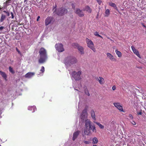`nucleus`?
Segmentation results:
<instances>
[{"label": "nucleus", "mask_w": 146, "mask_h": 146, "mask_svg": "<svg viewBox=\"0 0 146 146\" xmlns=\"http://www.w3.org/2000/svg\"><path fill=\"white\" fill-rule=\"evenodd\" d=\"M85 126L84 132L86 135H89L92 133H96V130L94 125L92 124V122L89 119L86 121Z\"/></svg>", "instance_id": "nucleus-1"}, {"label": "nucleus", "mask_w": 146, "mask_h": 146, "mask_svg": "<svg viewBox=\"0 0 146 146\" xmlns=\"http://www.w3.org/2000/svg\"><path fill=\"white\" fill-rule=\"evenodd\" d=\"M40 59L38 60L39 63H43L45 62L48 58L46 50L44 48L41 47L39 50Z\"/></svg>", "instance_id": "nucleus-2"}, {"label": "nucleus", "mask_w": 146, "mask_h": 146, "mask_svg": "<svg viewBox=\"0 0 146 146\" xmlns=\"http://www.w3.org/2000/svg\"><path fill=\"white\" fill-rule=\"evenodd\" d=\"M77 62V59L75 58L72 56L67 57L64 60V62L65 65L69 66L75 64Z\"/></svg>", "instance_id": "nucleus-3"}, {"label": "nucleus", "mask_w": 146, "mask_h": 146, "mask_svg": "<svg viewBox=\"0 0 146 146\" xmlns=\"http://www.w3.org/2000/svg\"><path fill=\"white\" fill-rule=\"evenodd\" d=\"M88 108V106H86L84 110L82 111L81 114V118L82 122H85L86 123V121L88 119H87L88 116L87 110Z\"/></svg>", "instance_id": "nucleus-4"}, {"label": "nucleus", "mask_w": 146, "mask_h": 146, "mask_svg": "<svg viewBox=\"0 0 146 146\" xmlns=\"http://www.w3.org/2000/svg\"><path fill=\"white\" fill-rule=\"evenodd\" d=\"M81 71H78L77 72L74 71L72 72L71 76L75 80L79 81L81 79Z\"/></svg>", "instance_id": "nucleus-5"}, {"label": "nucleus", "mask_w": 146, "mask_h": 146, "mask_svg": "<svg viewBox=\"0 0 146 146\" xmlns=\"http://www.w3.org/2000/svg\"><path fill=\"white\" fill-rule=\"evenodd\" d=\"M68 11L65 8L62 7L54 11V13H55L56 14L59 16H62L64 15L67 13Z\"/></svg>", "instance_id": "nucleus-6"}, {"label": "nucleus", "mask_w": 146, "mask_h": 146, "mask_svg": "<svg viewBox=\"0 0 146 146\" xmlns=\"http://www.w3.org/2000/svg\"><path fill=\"white\" fill-rule=\"evenodd\" d=\"M86 41L88 46L94 52H95L96 50L92 41L87 38H86Z\"/></svg>", "instance_id": "nucleus-7"}, {"label": "nucleus", "mask_w": 146, "mask_h": 146, "mask_svg": "<svg viewBox=\"0 0 146 146\" xmlns=\"http://www.w3.org/2000/svg\"><path fill=\"white\" fill-rule=\"evenodd\" d=\"M54 21V18L51 16L48 17L45 20V24L47 26L49 24L52 23Z\"/></svg>", "instance_id": "nucleus-8"}, {"label": "nucleus", "mask_w": 146, "mask_h": 146, "mask_svg": "<svg viewBox=\"0 0 146 146\" xmlns=\"http://www.w3.org/2000/svg\"><path fill=\"white\" fill-rule=\"evenodd\" d=\"M56 49L59 52H61L64 51L63 46L61 43H57L55 45Z\"/></svg>", "instance_id": "nucleus-9"}, {"label": "nucleus", "mask_w": 146, "mask_h": 146, "mask_svg": "<svg viewBox=\"0 0 146 146\" xmlns=\"http://www.w3.org/2000/svg\"><path fill=\"white\" fill-rule=\"evenodd\" d=\"M113 104L120 111L124 112L122 106L120 105L119 103H114Z\"/></svg>", "instance_id": "nucleus-10"}, {"label": "nucleus", "mask_w": 146, "mask_h": 146, "mask_svg": "<svg viewBox=\"0 0 146 146\" xmlns=\"http://www.w3.org/2000/svg\"><path fill=\"white\" fill-rule=\"evenodd\" d=\"M75 13L77 14L80 17H82L84 16V14L82 10L79 9H76L75 11Z\"/></svg>", "instance_id": "nucleus-11"}, {"label": "nucleus", "mask_w": 146, "mask_h": 146, "mask_svg": "<svg viewBox=\"0 0 146 146\" xmlns=\"http://www.w3.org/2000/svg\"><path fill=\"white\" fill-rule=\"evenodd\" d=\"M133 52L138 57L141 58V55L139 54V51L137 50L133 46H131Z\"/></svg>", "instance_id": "nucleus-12"}, {"label": "nucleus", "mask_w": 146, "mask_h": 146, "mask_svg": "<svg viewBox=\"0 0 146 146\" xmlns=\"http://www.w3.org/2000/svg\"><path fill=\"white\" fill-rule=\"evenodd\" d=\"M107 57L111 61H116V59L114 58L112 55L110 53H107L106 54Z\"/></svg>", "instance_id": "nucleus-13"}, {"label": "nucleus", "mask_w": 146, "mask_h": 146, "mask_svg": "<svg viewBox=\"0 0 146 146\" xmlns=\"http://www.w3.org/2000/svg\"><path fill=\"white\" fill-rule=\"evenodd\" d=\"M80 132V131L78 130L74 133L72 137V140L73 141H74L77 138Z\"/></svg>", "instance_id": "nucleus-14"}, {"label": "nucleus", "mask_w": 146, "mask_h": 146, "mask_svg": "<svg viewBox=\"0 0 146 146\" xmlns=\"http://www.w3.org/2000/svg\"><path fill=\"white\" fill-rule=\"evenodd\" d=\"M35 74L34 72H29L25 75V77L26 78H30L34 76Z\"/></svg>", "instance_id": "nucleus-15"}, {"label": "nucleus", "mask_w": 146, "mask_h": 146, "mask_svg": "<svg viewBox=\"0 0 146 146\" xmlns=\"http://www.w3.org/2000/svg\"><path fill=\"white\" fill-rule=\"evenodd\" d=\"M96 80L98 81L99 83L101 84H104V78L101 77H99V78H96Z\"/></svg>", "instance_id": "nucleus-16"}, {"label": "nucleus", "mask_w": 146, "mask_h": 146, "mask_svg": "<svg viewBox=\"0 0 146 146\" xmlns=\"http://www.w3.org/2000/svg\"><path fill=\"white\" fill-rule=\"evenodd\" d=\"M83 10L84 11H86L88 12V13H91L92 12V9H91L90 7L88 5L85 6V8L83 9Z\"/></svg>", "instance_id": "nucleus-17"}, {"label": "nucleus", "mask_w": 146, "mask_h": 146, "mask_svg": "<svg viewBox=\"0 0 146 146\" xmlns=\"http://www.w3.org/2000/svg\"><path fill=\"white\" fill-rule=\"evenodd\" d=\"M90 114L92 118L94 120H96L95 111L94 110L92 109L90 111Z\"/></svg>", "instance_id": "nucleus-18"}, {"label": "nucleus", "mask_w": 146, "mask_h": 146, "mask_svg": "<svg viewBox=\"0 0 146 146\" xmlns=\"http://www.w3.org/2000/svg\"><path fill=\"white\" fill-rule=\"evenodd\" d=\"M77 49L81 54H84V49L83 47L80 46H79L78 47Z\"/></svg>", "instance_id": "nucleus-19"}, {"label": "nucleus", "mask_w": 146, "mask_h": 146, "mask_svg": "<svg viewBox=\"0 0 146 146\" xmlns=\"http://www.w3.org/2000/svg\"><path fill=\"white\" fill-rule=\"evenodd\" d=\"M0 74L5 80H7V76L5 72H3L1 71H0Z\"/></svg>", "instance_id": "nucleus-20"}, {"label": "nucleus", "mask_w": 146, "mask_h": 146, "mask_svg": "<svg viewBox=\"0 0 146 146\" xmlns=\"http://www.w3.org/2000/svg\"><path fill=\"white\" fill-rule=\"evenodd\" d=\"M109 5L112 7H113L116 10L118 11L116 5L114 3L111 2L109 3Z\"/></svg>", "instance_id": "nucleus-21"}, {"label": "nucleus", "mask_w": 146, "mask_h": 146, "mask_svg": "<svg viewBox=\"0 0 146 146\" xmlns=\"http://www.w3.org/2000/svg\"><path fill=\"white\" fill-rule=\"evenodd\" d=\"M105 17H108L110 14V10L108 9H107L106 10L105 12Z\"/></svg>", "instance_id": "nucleus-22"}, {"label": "nucleus", "mask_w": 146, "mask_h": 146, "mask_svg": "<svg viewBox=\"0 0 146 146\" xmlns=\"http://www.w3.org/2000/svg\"><path fill=\"white\" fill-rule=\"evenodd\" d=\"M6 19V16L3 14H1V17L0 19V22H2L3 21Z\"/></svg>", "instance_id": "nucleus-23"}, {"label": "nucleus", "mask_w": 146, "mask_h": 146, "mask_svg": "<svg viewBox=\"0 0 146 146\" xmlns=\"http://www.w3.org/2000/svg\"><path fill=\"white\" fill-rule=\"evenodd\" d=\"M94 123L98 125L101 129H103L104 128V125H102L101 123L97 122H94Z\"/></svg>", "instance_id": "nucleus-24"}, {"label": "nucleus", "mask_w": 146, "mask_h": 146, "mask_svg": "<svg viewBox=\"0 0 146 146\" xmlns=\"http://www.w3.org/2000/svg\"><path fill=\"white\" fill-rule=\"evenodd\" d=\"M92 144H95L97 143L98 142L97 138L96 137H94L92 139Z\"/></svg>", "instance_id": "nucleus-25"}, {"label": "nucleus", "mask_w": 146, "mask_h": 146, "mask_svg": "<svg viewBox=\"0 0 146 146\" xmlns=\"http://www.w3.org/2000/svg\"><path fill=\"white\" fill-rule=\"evenodd\" d=\"M72 45L73 47L74 48H78V47L80 46L78 43H73L72 44Z\"/></svg>", "instance_id": "nucleus-26"}, {"label": "nucleus", "mask_w": 146, "mask_h": 146, "mask_svg": "<svg viewBox=\"0 0 146 146\" xmlns=\"http://www.w3.org/2000/svg\"><path fill=\"white\" fill-rule=\"evenodd\" d=\"M115 52L118 57H120L121 56L122 54L121 52L120 51H118L117 50H116Z\"/></svg>", "instance_id": "nucleus-27"}, {"label": "nucleus", "mask_w": 146, "mask_h": 146, "mask_svg": "<svg viewBox=\"0 0 146 146\" xmlns=\"http://www.w3.org/2000/svg\"><path fill=\"white\" fill-rule=\"evenodd\" d=\"M9 70L12 74H14L15 73V71L13 70L11 66H9Z\"/></svg>", "instance_id": "nucleus-28"}, {"label": "nucleus", "mask_w": 146, "mask_h": 146, "mask_svg": "<svg viewBox=\"0 0 146 146\" xmlns=\"http://www.w3.org/2000/svg\"><path fill=\"white\" fill-rule=\"evenodd\" d=\"M83 142L85 144H89L91 143V142L89 141H87L84 140L83 141Z\"/></svg>", "instance_id": "nucleus-29"}, {"label": "nucleus", "mask_w": 146, "mask_h": 146, "mask_svg": "<svg viewBox=\"0 0 146 146\" xmlns=\"http://www.w3.org/2000/svg\"><path fill=\"white\" fill-rule=\"evenodd\" d=\"M85 94L87 95L88 96H90V94L88 92V90L87 89H85Z\"/></svg>", "instance_id": "nucleus-30"}, {"label": "nucleus", "mask_w": 146, "mask_h": 146, "mask_svg": "<svg viewBox=\"0 0 146 146\" xmlns=\"http://www.w3.org/2000/svg\"><path fill=\"white\" fill-rule=\"evenodd\" d=\"M3 12L5 13V14L7 16L9 17L10 15V13L8 11H4Z\"/></svg>", "instance_id": "nucleus-31"}, {"label": "nucleus", "mask_w": 146, "mask_h": 146, "mask_svg": "<svg viewBox=\"0 0 146 146\" xmlns=\"http://www.w3.org/2000/svg\"><path fill=\"white\" fill-rule=\"evenodd\" d=\"M33 109V111L32 112H34L35 111V109H36V107H29V109Z\"/></svg>", "instance_id": "nucleus-32"}, {"label": "nucleus", "mask_w": 146, "mask_h": 146, "mask_svg": "<svg viewBox=\"0 0 146 146\" xmlns=\"http://www.w3.org/2000/svg\"><path fill=\"white\" fill-rule=\"evenodd\" d=\"M40 70L42 72V73H43L44 72V68L43 66H42L41 67V68Z\"/></svg>", "instance_id": "nucleus-33"}, {"label": "nucleus", "mask_w": 146, "mask_h": 146, "mask_svg": "<svg viewBox=\"0 0 146 146\" xmlns=\"http://www.w3.org/2000/svg\"><path fill=\"white\" fill-rule=\"evenodd\" d=\"M99 5H101L102 3V1L101 0H96Z\"/></svg>", "instance_id": "nucleus-34"}, {"label": "nucleus", "mask_w": 146, "mask_h": 146, "mask_svg": "<svg viewBox=\"0 0 146 146\" xmlns=\"http://www.w3.org/2000/svg\"><path fill=\"white\" fill-rule=\"evenodd\" d=\"M129 117L130 119H132L133 118L132 115L131 114H129Z\"/></svg>", "instance_id": "nucleus-35"}, {"label": "nucleus", "mask_w": 146, "mask_h": 146, "mask_svg": "<svg viewBox=\"0 0 146 146\" xmlns=\"http://www.w3.org/2000/svg\"><path fill=\"white\" fill-rule=\"evenodd\" d=\"M56 5H55V6L53 7L52 10H53V12L55 10V9L56 10H57L56 9Z\"/></svg>", "instance_id": "nucleus-36"}, {"label": "nucleus", "mask_w": 146, "mask_h": 146, "mask_svg": "<svg viewBox=\"0 0 146 146\" xmlns=\"http://www.w3.org/2000/svg\"><path fill=\"white\" fill-rule=\"evenodd\" d=\"M94 35L95 36H98V35H99V34H98V33L96 31L95 32Z\"/></svg>", "instance_id": "nucleus-37"}, {"label": "nucleus", "mask_w": 146, "mask_h": 146, "mask_svg": "<svg viewBox=\"0 0 146 146\" xmlns=\"http://www.w3.org/2000/svg\"><path fill=\"white\" fill-rule=\"evenodd\" d=\"M116 88L115 86H113L112 87V89L113 90H114L116 89Z\"/></svg>", "instance_id": "nucleus-38"}, {"label": "nucleus", "mask_w": 146, "mask_h": 146, "mask_svg": "<svg viewBox=\"0 0 146 146\" xmlns=\"http://www.w3.org/2000/svg\"><path fill=\"white\" fill-rule=\"evenodd\" d=\"M11 18L12 19H13L14 18V16L13 13L12 12H11Z\"/></svg>", "instance_id": "nucleus-39"}, {"label": "nucleus", "mask_w": 146, "mask_h": 146, "mask_svg": "<svg viewBox=\"0 0 146 146\" xmlns=\"http://www.w3.org/2000/svg\"><path fill=\"white\" fill-rule=\"evenodd\" d=\"M5 27L3 26H1L0 27V31H2L3 29H4Z\"/></svg>", "instance_id": "nucleus-40"}, {"label": "nucleus", "mask_w": 146, "mask_h": 146, "mask_svg": "<svg viewBox=\"0 0 146 146\" xmlns=\"http://www.w3.org/2000/svg\"><path fill=\"white\" fill-rule=\"evenodd\" d=\"M16 50L18 52V53H19V54H21V52H20V51H19V50L17 49V48H16Z\"/></svg>", "instance_id": "nucleus-41"}, {"label": "nucleus", "mask_w": 146, "mask_h": 146, "mask_svg": "<svg viewBox=\"0 0 146 146\" xmlns=\"http://www.w3.org/2000/svg\"><path fill=\"white\" fill-rule=\"evenodd\" d=\"M137 114L138 115H141L142 114V112L141 111H140L139 112H138Z\"/></svg>", "instance_id": "nucleus-42"}, {"label": "nucleus", "mask_w": 146, "mask_h": 146, "mask_svg": "<svg viewBox=\"0 0 146 146\" xmlns=\"http://www.w3.org/2000/svg\"><path fill=\"white\" fill-rule=\"evenodd\" d=\"M131 123L133 124V125H135L136 124V123H135V122L134 121H133L132 122H131Z\"/></svg>", "instance_id": "nucleus-43"}, {"label": "nucleus", "mask_w": 146, "mask_h": 146, "mask_svg": "<svg viewBox=\"0 0 146 146\" xmlns=\"http://www.w3.org/2000/svg\"><path fill=\"white\" fill-rule=\"evenodd\" d=\"M40 18V17L39 16H38L37 17V18L36 21H38Z\"/></svg>", "instance_id": "nucleus-44"}, {"label": "nucleus", "mask_w": 146, "mask_h": 146, "mask_svg": "<svg viewBox=\"0 0 146 146\" xmlns=\"http://www.w3.org/2000/svg\"><path fill=\"white\" fill-rule=\"evenodd\" d=\"M115 123V122L114 121H113L111 122V123L114 124Z\"/></svg>", "instance_id": "nucleus-45"}, {"label": "nucleus", "mask_w": 146, "mask_h": 146, "mask_svg": "<svg viewBox=\"0 0 146 146\" xmlns=\"http://www.w3.org/2000/svg\"><path fill=\"white\" fill-rule=\"evenodd\" d=\"M11 0H7V1H6V2L7 3H9V1H10Z\"/></svg>", "instance_id": "nucleus-46"}, {"label": "nucleus", "mask_w": 146, "mask_h": 146, "mask_svg": "<svg viewBox=\"0 0 146 146\" xmlns=\"http://www.w3.org/2000/svg\"><path fill=\"white\" fill-rule=\"evenodd\" d=\"M142 26L144 27L145 28H146V26L143 23H142Z\"/></svg>", "instance_id": "nucleus-47"}, {"label": "nucleus", "mask_w": 146, "mask_h": 146, "mask_svg": "<svg viewBox=\"0 0 146 146\" xmlns=\"http://www.w3.org/2000/svg\"><path fill=\"white\" fill-rule=\"evenodd\" d=\"M98 37H100V38H103V37H102L100 35H98Z\"/></svg>", "instance_id": "nucleus-48"}, {"label": "nucleus", "mask_w": 146, "mask_h": 146, "mask_svg": "<svg viewBox=\"0 0 146 146\" xmlns=\"http://www.w3.org/2000/svg\"><path fill=\"white\" fill-rule=\"evenodd\" d=\"M27 0H24V2L25 3L26 2H27Z\"/></svg>", "instance_id": "nucleus-49"}, {"label": "nucleus", "mask_w": 146, "mask_h": 146, "mask_svg": "<svg viewBox=\"0 0 146 146\" xmlns=\"http://www.w3.org/2000/svg\"><path fill=\"white\" fill-rule=\"evenodd\" d=\"M93 146H97V145H93Z\"/></svg>", "instance_id": "nucleus-50"}, {"label": "nucleus", "mask_w": 146, "mask_h": 146, "mask_svg": "<svg viewBox=\"0 0 146 146\" xmlns=\"http://www.w3.org/2000/svg\"><path fill=\"white\" fill-rule=\"evenodd\" d=\"M72 6H73V5H74V4H72Z\"/></svg>", "instance_id": "nucleus-51"}, {"label": "nucleus", "mask_w": 146, "mask_h": 146, "mask_svg": "<svg viewBox=\"0 0 146 146\" xmlns=\"http://www.w3.org/2000/svg\"><path fill=\"white\" fill-rule=\"evenodd\" d=\"M0 146H1V145L0 144Z\"/></svg>", "instance_id": "nucleus-52"}]
</instances>
